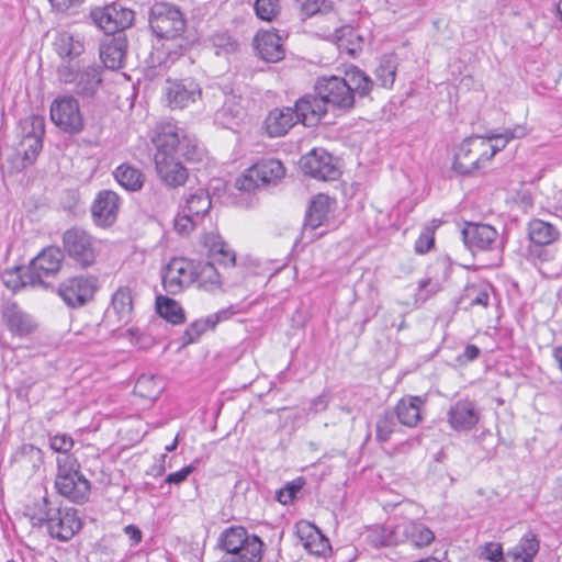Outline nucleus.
<instances>
[{"label": "nucleus", "mask_w": 562, "mask_h": 562, "mask_svg": "<svg viewBox=\"0 0 562 562\" xmlns=\"http://www.w3.org/2000/svg\"><path fill=\"white\" fill-rule=\"evenodd\" d=\"M151 143L155 146L157 176L168 189L180 188L189 180V171L180 158L189 162H200L205 156V148L198 138L173 123L157 125Z\"/></svg>", "instance_id": "f257e3e1"}, {"label": "nucleus", "mask_w": 562, "mask_h": 562, "mask_svg": "<svg viewBox=\"0 0 562 562\" xmlns=\"http://www.w3.org/2000/svg\"><path fill=\"white\" fill-rule=\"evenodd\" d=\"M527 134L524 126L507 128L502 135L494 136L496 139L505 137L502 146L492 147L488 138L484 136H471L465 138L458 147L454 155L453 169L461 175H470L479 170L483 165L491 160L496 153L505 148L510 139L521 138Z\"/></svg>", "instance_id": "f03ea898"}, {"label": "nucleus", "mask_w": 562, "mask_h": 562, "mask_svg": "<svg viewBox=\"0 0 562 562\" xmlns=\"http://www.w3.org/2000/svg\"><path fill=\"white\" fill-rule=\"evenodd\" d=\"M149 26L158 38L173 41L175 44L165 47L168 56H180L186 47L183 33L187 21L176 4L167 2L155 3L149 11Z\"/></svg>", "instance_id": "7ed1b4c3"}, {"label": "nucleus", "mask_w": 562, "mask_h": 562, "mask_svg": "<svg viewBox=\"0 0 562 562\" xmlns=\"http://www.w3.org/2000/svg\"><path fill=\"white\" fill-rule=\"evenodd\" d=\"M65 255L56 246L44 248L30 263L21 276V285L48 286L45 278L56 277L61 269Z\"/></svg>", "instance_id": "20e7f679"}, {"label": "nucleus", "mask_w": 562, "mask_h": 562, "mask_svg": "<svg viewBox=\"0 0 562 562\" xmlns=\"http://www.w3.org/2000/svg\"><path fill=\"white\" fill-rule=\"evenodd\" d=\"M284 175L285 168L280 160L262 159L236 179L235 188L241 192H251L261 187L277 186Z\"/></svg>", "instance_id": "39448f33"}, {"label": "nucleus", "mask_w": 562, "mask_h": 562, "mask_svg": "<svg viewBox=\"0 0 562 562\" xmlns=\"http://www.w3.org/2000/svg\"><path fill=\"white\" fill-rule=\"evenodd\" d=\"M64 255L81 268L91 267L95 262L98 249L94 238L85 229L74 226L61 236Z\"/></svg>", "instance_id": "423d86ee"}, {"label": "nucleus", "mask_w": 562, "mask_h": 562, "mask_svg": "<svg viewBox=\"0 0 562 562\" xmlns=\"http://www.w3.org/2000/svg\"><path fill=\"white\" fill-rule=\"evenodd\" d=\"M99 290V278L79 274L65 279L57 288V294L70 308H79L91 302Z\"/></svg>", "instance_id": "0eeeda50"}, {"label": "nucleus", "mask_w": 562, "mask_h": 562, "mask_svg": "<svg viewBox=\"0 0 562 562\" xmlns=\"http://www.w3.org/2000/svg\"><path fill=\"white\" fill-rule=\"evenodd\" d=\"M314 88L326 108L330 105L333 109L349 111L355 106L353 93L344 77H321Z\"/></svg>", "instance_id": "6e6552de"}, {"label": "nucleus", "mask_w": 562, "mask_h": 562, "mask_svg": "<svg viewBox=\"0 0 562 562\" xmlns=\"http://www.w3.org/2000/svg\"><path fill=\"white\" fill-rule=\"evenodd\" d=\"M50 120L64 133L78 134L83 130V117L78 100L69 94L57 97L50 104Z\"/></svg>", "instance_id": "1a4fd4ad"}, {"label": "nucleus", "mask_w": 562, "mask_h": 562, "mask_svg": "<svg viewBox=\"0 0 562 562\" xmlns=\"http://www.w3.org/2000/svg\"><path fill=\"white\" fill-rule=\"evenodd\" d=\"M90 18L105 34H115L133 25L135 13L121 2H113L103 8L92 9Z\"/></svg>", "instance_id": "9d476101"}, {"label": "nucleus", "mask_w": 562, "mask_h": 562, "mask_svg": "<svg viewBox=\"0 0 562 562\" xmlns=\"http://www.w3.org/2000/svg\"><path fill=\"white\" fill-rule=\"evenodd\" d=\"M300 165L305 175L317 180L335 181L341 175L337 159L323 148H313L301 158Z\"/></svg>", "instance_id": "9b49d317"}, {"label": "nucleus", "mask_w": 562, "mask_h": 562, "mask_svg": "<svg viewBox=\"0 0 562 562\" xmlns=\"http://www.w3.org/2000/svg\"><path fill=\"white\" fill-rule=\"evenodd\" d=\"M195 262L184 258H172L162 271V286L169 294L181 293L194 283Z\"/></svg>", "instance_id": "f8f14e48"}, {"label": "nucleus", "mask_w": 562, "mask_h": 562, "mask_svg": "<svg viewBox=\"0 0 562 562\" xmlns=\"http://www.w3.org/2000/svg\"><path fill=\"white\" fill-rule=\"evenodd\" d=\"M133 299L127 286L119 288L112 295L111 306L106 308L99 327H106L109 331L127 324L132 318Z\"/></svg>", "instance_id": "ddd939ff"}, {"label": "nucleus", "mask_w": 562, "mask_h": 562, "mask_svg": "<svg viewBox=\"0 0 562 562\" xmlns=\"http://www.w3.org/2000/svg\"><path fill=\"white\" fill-rule=\"evenodd\" d=\"M255 544L258 551H263L262 540L255 533H249L241 526H232L226 528L218 537L217 547L225 553L250 552V546Z\"/></svg>", "instance_id": "4468645a"}, {"label": "nucleus", "mask_w": 562, "mask_h": 562, "mask_svg": "<svg viewBox=\"0 0 562 562\" xmlns=\"http://www.w3.org/2000/svg\"><path fill=\"white\" fill-rule=\"evenodd\" d=\"M53 516L46 525L52 538L59 541L70 540L80 529L81 520L78 517L77 509L72 507H57L52 512Z\"/></svg>", "instance_id": "2eb2a0df"}, {"label": "nucleus", "mask_w": 562, "mask_h": 562, "mask_svg": "<svg viewBox=\"0 0 562 562\" xmlns=\"http://www.w3.org/2000/svg\"><path fill=\"white\" fill-rule=\"evenodd\" d=\"M55 487L59 495L76 504L89 499L91 484L80 471L56 475Z\"/></svg>", "instance_id": "dca6fc26"}, {"label": "nucleus", "mask_w": 562, "mask_h": 562, "mask_svg": "<svg viewBox=\"0 0 562 562\" xmlns=\"http://www.w3.org/2000/svg\"><path fill=\"white\" fill-rule=\"evenodd\" d=\"M59 75L65 82H75V92L81 98H93L102 82L101 67L95 65L86 67L75 77L68 68L59 69Z\"/></svg>", "instance_id": "f3484780"}, {"label": "nucleus", "mask_w": 562, "mask_h": 562, "mask_svg": "<svg viewBox=\"0 0 562 562\" xmlns=\"http://www.w3.org/2000/svg\"><path fill=\"white\" fill-rule=\"evenodd\" d=\"M3 322L12 336L26 338L37 330L36 319L16 303H9L2 311Z\"/></svg>", "instance_id": "a211bd4d"}, {"label": "nucleus", "mask_w": 562, "mask_h": 562, "mask_svg": "<svg viewBox=\"0 0 562 562\" xmlns=\"http://www.w3.org/2000/svg\"><path fill=\"white\" fill-rule=\"evenodd\" d=\"M465 247L475 254L493 248L497 239V231L487 224L469 223L461 232Z\"/></svg>", "instance_id": "6ab92c4d"}, {"label": "nucleus", "mask_w": 562, "mask_h": 562, "mask_svg": "<svg viewBox=\"0 0 562 562\" xmlns=\"http://www.w3.org/2000/svg\"><path fill=\"white\" fill-rule=\"evenodd\" d=\"M120 196L112 190L100 191L91 206L94 223L98 226H111L117 218Z\"/></svg>", "instance_id": "aec40b11"}, {"label": "nucleus", "mask_w": 562, "mask_h": 562, "mask_svg": "<svg viewBox=\"0 0 562 562\" xmlns=\"http://www.w3.org/2000/svg\"><path fill=\"white\" fill-rule=\"evenodd\" d=\"M43 451L31 443L19 447L10 458L11 468L24 476L34 475L43 467Z\"/></svg>", "instance_id": "412c9836"}, {"label": "nucleus", "mask_w": 562, "mask_h": 562, "mask_svg": "<svg viewBox=\"0 0 562 562\" xmlns=\"http://www.w3.org/2000/svg\"><path fill=\"white\" fill-rule=\"evenodd\" d=\"M480 420V412L474 402L460 400L452 404L448 411V423L457 431H469Z\"/></svg>", "instance_id": "4be33fe9"}, {"label": "nucleus", "mask_w": 562, "mask_h": 562, "mask_svg": "<svg viewBox=\"0 0 562 562\" xmlns=\"http://www.w3.org/2000/svg\"><path fill=\"white\" fill-rule=\"evenodd\" d=\"M201 94L200 85L191 78L171 82L167 89L168 103L172 109H184L200 99Z\"/></svg>", "instance_id": "5701e85b"}, {"label": "nucleus", "mask_w": 562, "mask_h": 562, "mask_svg": "<svg viewBox=\"0 0 562 562\" xmlns=\"http://www.w3.org/2000/svg\"><path fill=\"white\" fill-rule=\"evenodd\" d=\"M398 543L409 542L416 548L428 547L435 540L434 531L419 520L397 521Z\"/></svg>", "instance_id": "b1692460"}, {"label": "nucleus", "mask_w": 562, "mask_h": 562, "mask_svg": "<svg viewBox=\"0 0 562 562\" xmlns=\"http://www.w3.org/2000/svg\"><path fill=\"white\" fill-rule=\"evenodd\" d=\"M292 109H295L297 123H302L308 127L316 126L327 113V108L317 94L303 95L295 101Z\"/></svg>", "instance_id": "393cba45"}, {"label": "nucleus", "mask_w": 562, "mask_h": 562, "mask_svg": "<svg viewBox=\"0 0 562 562\" xmlns=\"http://www.w3.org/2000/svg\"><path fill=\"white\" fill-rule=\"evenodd\" d=\"M214 97L224 98L222 108L215 112V122L222 127L233 128L243 115L240 97L233 93L226 94L222 89H216Z\"/></svg>", "instance_id": "a878e982"}, {"label": "nucleus", "mask_w": 562, "mask_h": 562, "mask_svg": "<svg viewBox=\"0 0 562 562\" xmlns=\"http://www.w3.org/2000/svg\"><path fill=\"white\" fill-rule=\"evenodd\" d=\"M259 57L267 63H278L284 57L281 37L271 31L257 33L254 40Z\"/></svg>", "instance_id": "bb28decb"}, {"label": "nucleus", "mask_w": 562, "mask_h": 562, "mask_svg": "<svg viewBox=\"0 0 562 562\" xmlns=\"http://www.w3.org/2000/svg\"><path fill=\"white\" fill-rule=\"evenodd\" d=\"M426 400L417 395L402 397L394 407V415L401 425L413 428L422 420V406Z\"/></svg>", "instance_id": "cd10ccee"}, {"label": "nucleus", "mask_w": 562, "mask_h": 562, "mask_svg": "<svg viewBox=\"0 0 562 562\" xmlns=\"http://www.w3.org/2000/svg\"><path fill=\"white\" fill-rule=\"evenodd\" d=\"M126 50V36L119 34L106 43L101 44L100 58L106 68L111 70H117L124 66Z\"/></svg>", "instance_id": "c85d7f7f"}, {"label": "nucleus", "mask_w": 562, "mask_h": 562, "mask_svg": "<svg viewBox=\"0 0 562 562\" xmlns=\"http://www.w3.org/2000/svg\"><path fill=\"white\" fill-rule=\"evenodd\" d=\"M297 536L304 548L312 554L322 557L330 551L329 540L322 531L310 522H301L297 525Z\"/></svg>", "instance_id": "c756f323"}, {"label": "nucleus", "mask_w": 562, "mask_h": 562, "mask_svg": "<svg viewBox=\"0 0 562 562\" xmlns=\"http://www.w3.org/2000/svg\"><path fill=\"white\" fill-rule=\"evenodd\" d=\"M265 124L269 136H283L297 124L295 109H292V106L277 108L270 111Z\"/></svg>", "instance_id": "7c9ffc66"}, {"label": "nucleus", "mask_w": 562, "mask_h": 562, "mask_svg": "<svg viewBox=\"0 0 562 562\" xmlns=\"http://www.w3.org/2000/svg\"><path fill=\"white\" fill-rule=\"evenodd\" d=\"M212 206L210 193L204 188L190 189L183 194L180 210L184 214L195 215L203 220Z\"/></svg>", "instance_id": "2f4dec72"}, {"label": "nucleus", "mask_w": 562, "mask_h": 562, "mask_svg": "<svg viewBox=\"0 0 562 562\" xmlns=\"http://www.w3.org/2000/svg\"><path fill=\"white\" fill-rule=\"evenodd\" d=\"M540 542L532 531L526 532L519 542L505 554L504 562H533Z\"/></svg>", "instance_id": "473e14b6"}, {"label": "nucleus", "mask_w": 562, "mask_h": 562, "mask_svg": "<svg viewBox=\"0 0 562 562\" xmlns=\"http://www.w3.org/2000/svg\"><path fill=\"white\" fill-rule=\"evenodd\" d=\"M364 538L366 542L375 549L396 546L398 544L397 522L369 527L366 531Z\"/></svg>", "instance_id": "72a5a7b5"}, {"label": "nucleus", "mask_w": 562, "mask_h": 562, "mask_svg": "<svg viewBox=\"0 0 562 562\" xmlns=\"http://www.w3.org/2000/svg\"><path fill=\"white\" fill-rule=\"evenodd\" d=\"M331 200L328 195L319 193L314 196L305 215L304 227L315 229L322 226L330 213Z\"/></svg>", "instance_id": "f704fd0d"}, {"label": "nucleus", "mask_w": 562, "mask_h": 562, "mask_svg": "<svg viewBox=\"0 0 562 562\" xmlns=\"http://www.w3.org/2000/svg\"><path fill=\"white\" fill-rule=\"evenodd\" d=\"M113 176L121 187L131 192L139 191L145 182L143 171L128 164H122L116 167Z\"/></svg>", "instance_id": "c9c22d12"}, {"label": "nucleus", "mask_w": 562, "mask_h": 562, "mask_svg": "<svg viewBox=\"0 0 562 562\" xmlns=\"http://www.w3.org/2000/svg\"><path fill=\"white\" fill-rule=\"evenodd\" d=\"M56 53L65 58H75L85 52L83 41L69 32H60L56 35L54 41Z\"/></svg>", "instance_id": "e433bc0d"}, {"label": "nucleus", "mask_w": 562, "mask_h": 562, "mask_svg": "<svg viewBox=\"0 0 562 562\" xmlns=\"http://www.w3.org/2000/svg\"><path fill=\"white\" fill-rule=\"evenodd\" d=\"M344 79L351 88V93H353V99L356 100V95L367 97L372 88L373 80L360 68L357 66H350L346 72Z\"/></svg>", "instance_id": "4c0bfd02"}, {"label": "nucleus", "mask_w": 562, "mask_h": 562, "mask_svg": "<svg viewBox=\"0 0 562 562\" xmlns=\"http://www.w3.org/2000/svg\"><path fill=\"white\" fill-rule=\"evenodd\" d=\"M529 238L539 246L550 245L559 237V231L549 222L532 220L529 223Z\"/></svg>", "instance_id": "58836bf2"}, {"label": "nucleus", "mask_w": 562, "mask_h": 562, "mask_svg": "<svg viewBox=\"0 0 562 562\" xmlns=\"http://www.w3.org/2000/svg\"><path fill=\"white\" fill-rule=\"evenodd\" d=\"M156 311L167 322L179 325L186 322V315L180 304L171 297L158 295L156 297Z\"/></svg>", "instance_id": "ea45409f"}, {"label": "nucleus", "mask_w": 562, "mask_h": 562, "mask_svg": "<svg viewBox=\"0 0 562 562\" xmlns=\"http://www.w3.org/2000/svg\"><path fill=\"white\" fill-rule=\"evenodd\" d=\"M194 282L205 291H214L221 286V276L212 262L195 263Z\"/></svg>", "instance_id": "a19ab883"}, {"label": "nucleus", "mask_w": 562, "mask_h": 562, "mask_svg": "<svg viewBox=\"0 0 562 562\" xmlns=\"http://www.w3.org/2000/svg\"><path fill=\"white\" fill-rule=\"evenodd\" d=\"M397 58L394 54L384 55L379 66L376 67L374 75L379 85L383 88H392L396 77Z\"/></svg>", "instance_id": "79ce46f5"}, {"label": "nucleus", "mask_w": 562, "mask_h": 562, "mask_svg": "<svg viewBox=\"0 0 562 562\" xmlns=\"http://www.w3.org/2000/svg\"><path fill=\"white\" fill-rule=\"evenodd\" d=\"M57 507L46 495L35 501L32 506L27 507L33 526L47 525L48 519L53 516L52 512H55Z\"/></svg>", "instance_id": "37998d69"}, {"label": "nucleus", "mask_w": 562, "mask_h": 562, "mask_svg": "<svg viewBox=\"0 0 562 562\" xmlns=\"http://www.w3.org/2000/svg\"><path fill=\"white\" fill-rule=\"evenodd\" d=\"M22 139H43L45 135V119L31 114L20 122Z\"/></svg>", "instance_id": "c03bdc74"}, {"label": "nucleus", "mask_w": 562, "mask_h": 562, "mask_svg": "<svg viewBox=\"0 0 562 562\" xmlns=\"http://www.w3.org/2000/svg\"><path fill=\"white\" fill-rule=\"evenodd\" d=\"M209 41L215 48L216 55L231 54L238 49V42L225 30L214 32Z\"/></svg>", "instance_id": "a18cd8bd"}, {"label": "nucleus", "mask_w": 562, "mask_h": 562, "mask_svg": "<svg viewBox=\"0 0 562 562\" xmlns=\"http://www.w3.org/2000/svg\"><path fill=\"white\" fill-rule=\"evenodd\" d=\"M303 19L327 14L333 10L331 0H296Z\"/></svg>", "instance_id": "49530a36"}, {"label": "nucleus", "mask_w": 562, "mask_h": 562, "mask_svg": "<svg viewBox=\"0 0 562 562\" xmlns=\"http://www.w3.org/2000/svg\"><path fill=\"white\" fill-rule=\"evenodd\" d=\"M395 415L392 411H386L383 415L379 416L376 422V439L380 442H386L393 434L396 422Z\"/></svg>", "instance_id": "de8ad7c7"}, {"label": "nucleus", "mask_w": 562, "mask_h": 562, "mask_svg": "<svg viewBox=\"0 0 562 562\" xmlns=\"http://www.w3.org/2000/svg\"><path fill=\"white\" fill-rule=\"evenodd\" d=\"M254 9L260 20L271 22L280 13L281 5L279 0H256Z\"/></svg>", "instance_id": "09e8293b"}, {"label": "nucleus", "mask_w": 562, "mask_h": 562, "mask_svg": "<svg viewBox=\"0 0 562 562\" xmlns=\"http://www.w3.org/2000/svg\"><path fill=\"white\" fill-rule=\"evenodd\" d=\"M21 147L23 149L22 168L33 165L43 148V139H22Z\"/></svg>", "instance_id": "8fccbe9b"}, {"label": "nucleus", "mask_w": 562, "mask_h": 562, "mask_svg": "<svg viewBox=\"0 0 562 562\" xmlns=\"http://www.w3.org/2000/svg\"><path fill=\"white\" fill-rule=\"evenodd\" d=\"M305 480L303 477H296L295 480L288 482L282 488L277 491V501L283 505L291 504L297 493L303 488Z\"/></svg>", "instance_id": "3c124183"}, {"label": "nucleus", "mask_w": 562, "mask_h": 562, "mask_svg": "<svg viewBox=\"0 0 562 562\" xmlns=\"http://www.w3.org/2000/svg\"><path fill=\"white\" fill-rule=\"evenodd\" d=\"M207 329H211V325L207 323V317L204 319L194 321L187 327L183 333L182 346L193 344Z\"/></svg>", "instance_id": "603ef678"}, {"label": "nucleus", "mask_w": 562, "mask_h": 562, "mask_svg": "<svg viewBox=\"0 0 562 562\" xmlns=\"http://www.w3.org/2000/svg\"><path fill=\"white\" fill-rule=\"evenodd\" d=\"M249 550L250 552L239 554H224L217 562H261L263 551H258L255 544H252V547L250 546Z\"/></svg>", "instance_id": "864d4df0"}, {"label": "nucleus", "mask_w": 562, "mask_h": 562, "mask_svg": "<svg viewBox=\"0 0 562 562\" xmlns=\"http://www.w3.org/2000/svg\"><path fill=\"white\" fill-rule=\"evenodd\" d=\"M195 215L184 214L180 210L178 216L175 220V229L180 234H189L194 227L201 222Z\"/></svg>", "instance_id": "5fc2aeb1"}, {"label": "nucleus", "mask_w": 562, "mask_h": 562, "mask_svg": "<svg viewBox=\"0 0 562 562\" xmlns=\"http://www.w3.org/2000/svg\"><path fill=\"white\" fill-rule=\"evenodd\" d=\"M480 557L490 562H504L505 554L501 543L487 542L481 547Z\"/></svg>", "instance_id": "6e6d98bb"}, {"label": "nucleus", "mask_w": 562, "mask_h": 562, "mask_svg": "<svg viewBox=\"0 0 562 562\" xmlns=\"http://www.w3.org/2000/svg\"><path fill=\"white\" fill-rule=\"evenodd\" d=\"M49 447L58 453H68L74 447V439L67 434H57L49 438Z\"/></svg>", "instance_id": "4d7b16f0"}, {"label": "nucleus", "mask_w": 562, "mask_h": 562, "mask_svg": "<svg viewBox=\"0 0 562 562\" xmlns=\"http://www.w3.org/2000/svg\"><path fill=\"white\" fill-rule=\"evenodd\" d=\"M57 457V474L61 475L65 473H71L79 471V463L75 457L68 453H59Z\"/></svg>", "instance_id": "13d9d810"}, {"label": "nucleus", "mask_w": 562, "mask_h": 562, "mask_svg": "<svg viewBox=\"0 0 562 562\" xmlns=\"http://www.w3.org/2000/svg\"><path fill=\"white\" fill-rule=\"evenodd\" d=\"M465 297L470 299V305H482L484 307L488 306L490 295L485 289H476V286H468L465 289Z\"/></svg>", "instance_id": "bf43d9fd"}, {"label": "nucleus", "mask_w": 562, "mask_h": 562, "mask_svg": "<svg viewBox=\"0 0 562 562\" xmlns=\"http://www.w3.org/2000/svg\"><path fill=\"white\" fill-rule=\"evenodd\" d=\"M211 251L215 255L222 256L221 261L223 263H231L234 265L236 260L235 252L228 247V245L223 241H214L211 246Z\"/></svg>", "instance_id": "052dcab7"}, {"label": "nucleus", "mask_w": 562, "mask_h": 562, "mask_svg": "<svg viewBox=\"0 0 562 562\" xmlns=\"http://www.w3.org/2000/svg\"><path fill=\"white\" fill-rule=\"evenodd\" d=\"M154 382L151 376L140 375L135 384V392L143 397L156 398L160 393V390L157 389L155 391L145 392L149 384Z\"/></svg>", "instance_id": "680f3d73"}, {"label": "nucleus", "mask_w": 562, "mask_h": 562, "mask_svg": "<svg viewBox=\"0 0 562 562\" xmlns=\"http://www.w3.org/2000/svg\"><path fill=\"white\" fill-rule=\"evenodd\" d=\"M435 244V238L432 236L431 229L427 228L423 232L415 243V251L417 254H426L428 252Z\"/></svg>", "instance_id": "e2e57ef3"}, {"label": "nucleus", "mask_w": 562, "mask_h": 562, "mask_svg": "<svg viewBox=\"0 0 562 562\" xmlns=\"http://www.w3.org/2000/svg\"><path fill=\"white\" fill-rule=\"evenodd\" d=\"M237 311L232 305L227 308L220 310L218 312L207 316V323L211 325V329H214L215 326L223 321L229 319L233 315H235Z\"/></svg>", "instance_id": "0e129e2a"}, {"label": "nucleus", "mask_w": 562, "mask_h": 562, "mask_svg": "<svg viewBox=\"0 0 562 562\" xmlns=\"http://www.w3.org/2000/svg\"><path fill=\"white\" fill-rule=\"evenodd\" d=\"M193 470V465H187L177 472L168 474L165 482L168 484H180L187 480Z\"/></svg>", "instance_id": "69168bd1"}, {"label": "nucleus", "mask_w": 562, "mask_h": 562, "mask_svg": "<svg viewBox=\"0 0 562 562\" xmlns=\"http://www.w3.org/2000/svg\"><path fill=\"white\" fill-rule=\"evenodd\" d=\"M330 395L326 392H323L315 398H313L310 403V411L317 414L325 411L329 404Z\"/></svg>", "instance_id": "338daca9"}, {"label": "nucleus", "mask_w": 562, "mask_h": 562, "mask_svg": "<svg viewBox=\"0 0 562 562\" xmlns=\"http://www.w3.org/2000/svg\"><path fill=\"white\" fill-rule=\"evenodd\" d=\"M52 7L60 12H66L71 8L79 7L80 0H48Z\"/></svg>", "instance_id": "774afa93"}]
</instances>
